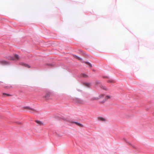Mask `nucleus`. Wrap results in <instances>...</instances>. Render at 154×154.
Wrapping results in <instances>:
<instances>
[{
    "label": "nucleus",
    "instance_id": "1",
    "mask_svg": "<svg viewBox=\"0 0 154 154\" xmlns=\"http://www.w3.org/2000/svg\"><path fill=\"white\" fill-rule=\"evenodd\" d=\"M51 94L49 92H47L43 97V98L46 100H48L51 99Z\"/></svg>",
    "mask_w": 154,
    "mask_h": 154
},
{
    "label": "nucleus",
    "instance_id": "2",
    "mask_svg": "<svg viewBox=\"0 0 154 154\" xmlns=\"http://www.w3.org/2000/svg\"><path fill=\"white\" fill-rule=\"evenodd\" d=\"M111 97L109 95H106V96L104 100H103V101L100 102V103H104L107 100L110 99L111 98Z\"/></svg>",
    "mask_w": 154,
    "mask_h": 154
},
{
    "label": "nucleus",
    "instance_id": "3",
    "mask_svg": "<svg viewBox=\"0 0 154 154\" xmlns=\"http://www.w3.org/2000/svg\"><path fill=\"white\" fill-rule=\"evenodd\" d=\"M19 59V57L18 55L15 54L14 55V57H12L11 60H17Z\"/></svg>",
    "mask_w": 154,
    "mask_h": 154
},
{
    "label": "nucleus",
    "instance_id": "4",
    "mask_svg": "<svg viewBox=\"0 0 154 154\" xmlns=\"http://www.w3.org/2000/svg\"><path fill=\"white\" fill-rule=\"evenodd\" d=\"M8 64V63L5 60H1L0 61V64L2 65H7Z\"/></svg>",
    "mask_w": 154,
    "mask_h": 154
},
{
    "label": "nucleus",
    "instance_id": "5",
    "mask_svg": "<svg viewBox=\"0 0 154 154\" xmlns=\"http://www.w3.org/2000/svg\"><path fill=\"white\" fill-rule=\"evenodd\" d=\"M35 122L38 124V125L40 126H43L45 125L42 122L38 120H36Z\"/></svg>",
    "mask_w": 154,
    "mask_h": 154
},
{
    "label": "nucleus",
    "instance_id": "6",
    "mask_svg": "<svg viewBox=\"0 0 154 154\" xmlns=\"http://www.w3.org/2000/svg\"><path fill=\"white\" fill-rule=\"evenodd\" d=\"M72 123L75 124L77 125H78L80 127H83V125H82V124H81L77 122H72Z\"/></svg>",
    "mask_w": 154,
    "mask_h": 154
},
{
    "label": "nucleus",
    "instance_id": "7",
    "mask_svg": "<svg viewBox=\"0 0 154 154\" xmlns=\"http://www.w3.org/2000/svg\"><path fill=\"white\" fill-rule=\"evenodd\" d=\"M2 95L3 97H7L11 96L12 95L11 94H6L5 93H2Z\"/></svg>",
    "mask_w": 154,
    "mask_h": 154
},
{
    "label": "nucleus",
    "instance_id": "8",
    "mask_svg": "<svg viewBox=\"0 0 154 154\" xmlns=\"http://www.w3.org/2000/svg\"><path fill=\"white\" fill-rule=\"evenodd\" d=\"M105 95L103 94H99L98 96L97 97L98 98V100L101 99L103 98L104 96Z\"/></svg>",
    "mask_w": 154,
    "mask_h": 154
},
{
    "label": "nucleus",
    "instance_id": "9",
    "mask_svg": "<svg viewBox=\"0 0 154 154\" xmlns=\"http://www.w3.org/2000/svg\"><path fill=\"white\" fill-rule=\"evenodd\" d=\"M76 101L77 103L81 104H83L84 103V101L82 100L79 99H76Z\"/></svg>",
    "mask_w": 154,
    "mask_h": 154
},
{
    "label": "nucleus",
    "instance_id": "10",
    "mask_svg": "<svg viewBox=\"0 0 154 154\" xmlns=\"http://www.w3.org/2000/svg\"><path fill=\"white\" fill-rule=\"evenodd\" d=\"M25 108L27 109H28L29 110L33 111L36 112V110H35V109H32V108H30L29 107H28V106L26 107H25Z\"/></svg>",
    "mask_w": 154,
    "mask_h": 154
},
{
    "label": "nucleus",
    "instance_id": "11",
    "mask_svg": "<svg viewBox=\"0 0 154 154\" xmlns=\"http://www.w3.org/2000/svg\"><path fill=\"white\" fill-rule=\"evenodd\" d=\"M97 97H93L91 98L90 100L91 101H94L98 100Z\"/></svg>",
    "mask_w": 154,
    "mask_h": 154
},
{
    "label": "nucleus",
    "instance_id": "12",
    "mask_svg": "<svg viewBox=\"0 0 154 154\" xmlns=\"http://www.w3.org/2000/svg\"><path fill=\"white\" fill-rule=\"evenodd\" d=\"M98 120L100 121H105V119L101 117H99L98 118Z\"/></svg>",
    "mask_w": 154,
    "mask_h": 154
},
{
    "label": "nucleus",
    "instance_id": "13",
    "mask_svg": "<svg viewBox=\"0 0 154 154\" xmlns=\"http://www.w3.org/2000/svg\"><path fill=\"white\" fill-rule=\"evenodd\" d=\"M5 88L7 89H10L11 88H12V86L11 85H9L8 86H5Z\"/></svg>",
    "mask_w": 154,
    "mask_h": 154
},
{
    "label": "nucleus",
    "instance_id": "14",
    "mask_svg": "<svg viewBox=\"0 0 154 154\" xmlns=\"http://www.w3.org/2000/svg\"><path fill=\"white\" fill-rule=\"evenodd\" d=\"M74 57L75 58L78 59L79 60H82L81 59L80 57H78L77 56H76V55H74Z\"/></svg>",
    "mask_w": 154,
    "mask_h": 154
},
{
    "label": "nucleus",
    "instance_id": "15",
    "mask_svg": "<svg viewBox=\"0 0 154 154\" xmlns=\"http://www.w3.org/2000/svg\"><path fill=\"white\" fill-rule=\"evenodd\" d=\"M85 63L88 65L90 67H91L92 66V65L90 63L88 62H85Z\"/></svg>",
    "mask_w": 154,
    "mask_h": 154
},
{
    "label": "nucleus",
    "instance_id": "16",
    "mask_svg": "<svg viewBox=\"0 0 154 154\" xmlns=\"http://www.w3.org/2000/svg\"><path fill=\"white\" fill-rule=\"evenodd\" d=\"M82 76L84 78H87L88 77V76L85 74H81Z\"/></svg>",
    "mask_w": 154,
    "mask_h": 154
},
{
    "label": "nucleus",
    "instance_id": "17",
    "mask_svg": "<svg viewBox=\"0 0 154 154\" xmlns=\"http://www.w3.org/2000/svg\"><path fill=\"white\" fill-rule=\"evenodd\" d=\"M65 120H66V121H67V122H68L69 123H72V122H73L70 120H69V119H66Z\"/></svg>",
    "mask_w": 154,
    "mask_h": 154
},
{
    "label": "nucleus",
    "instance_id": "18",
    "mask_svg": "<svg viewBox=\"0 0 154 154\" xmlns=\"http://www.w3.org/2000/svg\"><path fill=\"white\" fill-rule=\"evenodd\" d=\"M91 84L90 83H86L85 84V85L88 87H90Z\"/></svg>",
    "mask_w": 154,
    "mask_h": 154
},
{
    "label": "nucleus",
    "instance_id": "19",
    "mask_svg": "<svg viewBox=\"0 0 154 154\" xmlns=\"http://www.w3.org/2000/svg\"><path fill=\"white\" fill-rule=\"evenodd\" d=\"M101 88L105 90H107V88L106 87H105V86H102L101 87Z\"/></svg>",
    "mask_w": 154,
    "mask_h": 154
},
{
    "label": "nucleus",
    "instance_id": "20",
    "mask_svg": "<svg viewBox=\"0 0 154 154\" xmlns=\"http://www.w3.org/2000/svg\"><path fill=\"white\" fill-rule=\"evenodd\" d=\"M108 82H110V83H114V81L112 80H109L108 81Z\"/></svg>",
    "mask_w": 154,
    "mask_h": 154
},
{
    "label": "nucleus",
    "instance_id": "21",
    "mask_svg": "<svg viewBox=\"0 0 154 154\" xmlns=\"http://www.w3.org/2000/svg\"><path fill=\"white\" fill-rule=\"evenodd\" d=\"M25 66L26 67H27L28 68H30V66H29L27 64H25Z\"/></svg>",
    "mask_w": 154,
    "mask_h": 154
}]
</instances>
